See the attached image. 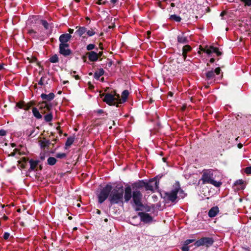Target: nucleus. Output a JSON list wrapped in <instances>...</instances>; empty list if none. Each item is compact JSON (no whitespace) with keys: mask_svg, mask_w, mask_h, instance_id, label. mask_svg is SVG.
<instances>
[{"mask_svg":"<svg viewBox=\"0 0 251 251\" xmlns=\"http://www.w3.org/2000/svg\"><path fill=\"white\" fill-rule=\"evenodd\" d=\"M215 172L212 170H205L202 172V175L201 178L199 180V183L202 181V184H210L215 187H220L222 183L217 181L214 179V175Z\"/></svg>","mask_w":251,"mask_h":251,"instance_id":"1","label":"nucleus"},{"mask_svg":"<svg viewBox=\"0 0 251 251\" xmlns=\"http://www.w3.org/2000/svg\"><path fill=\"white\" fill-rule=\"evenodd\" d=\"M124 190L122 187L115 188L110 192L108 200L111 203H118L122 202L123 199Z\"/></svg>","mask_w":251,"mask_h":251,"instance_id":"2","label":"nucleus"},{"mask_svg":"<svg viewBox=\"0 0 251 251\" xmlns=\"http://www.w3.org/2000/svg\"><path fill=\"white\" fill-rule=\"evenodd\" d=\"M179 194L181 198L185 196L183 191L180 188V184L178 182H176L173 185V189L170 192L165 193L168 200L174 202L177 198V194Z\"/></svg>","mask_w":251,"mask_h":251,"instance_id":"3","label":"nucleus"},{"mask_svg":"<svg viewBox=\"0 0 251 251\" xmlns=\"http://www.w3.org/2000/svg\"><path fill=\"white\" fill-rule=\"evenodd\" d=\"M120 100V95L117 94L115 92L111 93H107L105 94L103 100L109 105L118 104Z\"/></svg>","mask_w":251,"mask_h":251,"instance_id":"4","label":"nucleus"},{"mask_svg":"<svg viewBox=\"0 0 251 251\" xmlns=\"http://www.w3.org/2000/svg\"><path fill=\"white\" fill-rule=\"evenodd\" d=\"M112 191V186L110 184L106 185L100 190L97 194L99 202L102 203L107 198L109 197L110 192Z\"/></svg>","mask_w":251,"mask_h":251,"instance_id":"5","label":"nucleus"},{"mask_svg":"<svg viewBox=\"0 0 251 251\" xmlns=\"http://www.w3.org/2000/svg\"><path fill=\"white\" fill-rule=\"evenodd\" d=\"M213 240L212 238L203 237L197 241L194 245L196 247H198L201 246H205L209 247L213 243Z\"/></svg>","mask_w":251,"mask_h":251,"instance_id":"6","label":"nucleus"},{"mask_svg":"<svg viewBox=\"0 0 251 251\" xmlns=\"http://www.w3.org/2000/svg\"><path fill=\"white\" fill-rule=\"evenodd\" d=\"M133 201L135 204L138 207L143 206L142 203V195L141 193L138 190L134 191L132 194Z\"/></svg>","mask_w":251,"mask_h":251,"instance_id":"7","label":"nucleus"},{"mask_svg":"<svg viewBox=\"0 0 251 251\" xmlns=\"http://www.w3.org/2000/svg\"><path fill=\"white\" fill-rule=\"evenodd\" d=\"M201 50L202 51L206 52L208 54H210L212 53H215L218 56L221 55L222 53L220 51H219L218 49L217 48H215L213 46L208 47L206 46L204 48H201Z\"/></svg>","mask_w":251,"mask_h":251,"instance_id":"8","label":"nucleus"},{"mask_svg":"<svg viewBox=\"0 0 251 251\" xmlns=\"http://www.w3.org/2000/svg\"><path fill=\"white\" fill-rule=\"evenodd\" d=\"M146 190L153 191L154 189L158 188V182L156 178H153L150 181L149 183H144Z\"/></svg>","mask_w":251,"mask_h":251,"instance_id":"9","label":"nucleus"},{"mask_svg":"<svg viewBox=\"0 0 251 251\" xmlns=\"http://www.w3.org/2000/svg\"><path fill=\"white\" fill-rule=\"evenodd\" d=\"M59 52L64 56L70 55L71 53V51L69 49V44H60Z\"/></svg>","mask_w":251,"mask_h":251,"instance_id":"10","label":"nucleus"},{"mask_svg":"<svg viewBox=\"0 0 251 251\" xmlns=\"http://www.w3.org/2000/svg\"><path fill=\"white\" fill-rule=\"evenodd\" d=\"M139 216L141 221L144 223H149L152 221V217L148 213L143 212L140 213Z\"/></svg>","mask_w":251,"mask_h":251,"instance_id":"11","label":"nucleus"},{"mask_svg":"<svg viewBox=\"0 0 251 251\" xmlns=\"http://www.w3.org/2000/svg\"><path fill=\"white\" fill-rule=\"evenodd\" d=\"M220 71L221 69L219 67L216 68L214 71L211 70L210 71H208L206 74V76L207 79H210L213 78L215 76V74H220Z\"/></svg>","mask_w":251,"mask_h":251,"instance_id":"12","label":"nucleus"},{"mask_svg":"<svg viewBox=\"0 0 251 251\" xmlns=\"http://www.w3.org/2000/svg\"><path fill=\"white\" fill-rule=\"evenodd\" d=\"M71 37V34L68 33L62 34L59 37L60 44H68L67 42L70 40Z\"/></svg>","mask_w":251,"mask_h":251,"instance_id":"13","label":"nucleus"},{"mask_svg":"<svg viewBox=\"0 0 251 251\" xmlns=\"http://www.w3.org/2000/svg\"><path fill=\"white\" fill-rule=\"evenodd\" d=\"M52 105L50 103L47 102L46 101H43L39 104V109L42 110L43 109H46L47 110L50 111L51 109Z\"/></svg>","mask_w":251,"mask_h":251,"instance_id":"14","label":"nucleus"},{"mask_svg":"<svg viewBox=\"0 0 251 251\" xmlns=\"http://www.w3.org/2000/svg\"><path fill=\"white\" fill-rule=\"evenodd\" d=\"M131 188L128 186L125 188L124 199L126 202L128 201L131 198Z\"/></svg>","mask_w":251,"mask_h":251,"instance_id":"15","label":"nucleus"},{"mask_svg":"<svg viewBox=\"0 0 251 251\" xmlns=\"http://www.w3.org/2000/svg\"><path fill=\"white\" fill-rule=\"evenodd\" d=\"M177 42L180 44H185L188 42L187 37L184 33H181L177 36Z\"/></svg>","mask_w":251,"mask_h":251,"instance_id":"16","label":"nucleus"},{"mask_svg":"<svg viewBox=\"0 0 251 251\" xmlns=\"http://www.w3.org/2000/svg\"><path fill=\"white\" fill-rule=\"evenodd\" d=\"M219 212V208L217 206L213 207L208 212L209 217L212 218L215 217Z\"/></svg>","mask_w":251,"mask_h":251,"instance_id":"17","label":"nucleus"},{"mask_svg":"<svg viewBox=\"0 0 251 251\" xmlns=\"http://www.w3.org/2000/svg\"><path fill=\"white\" fill-rule=\"evenodd\" d=\"M88 58L91 61H96L99 58V54L96 52L92 51L88 53Z\"/></svg>","mask_w":251,"mask_h":251,"instance_id":"18","label":"nucleus"},{"mask_svg":"<svg viewBox=\"0 0 251 251\" xmlns=\"http://www.w3.org/2000/svg\"><path fill=\"white\" fill-rule=\"evenodd\" d=\"M41 97L44 100L47 101H50L54 98V94L52 93H50L48 95L45 94H42Z\"/></svg>","mask_w":251,"mask_h":251,"instance_id":"19","label":"nucleus"},{"mask_svg":"<svg viewBox=\"0 0 251 251\" xmlns=\"http://www.w3.org/2000/svg\"><path fill=\"white\" fill-rule=\"evenodd\" d=\"M77 29L75 31V33L77 34L79 36H82L87 31V28L85 27H76Z\"/></svg>","mask_w":251,"mask_h":251,"instance_id":"20","label":"nucleus"},{"mask_svg":"<svg viewBox=\"0 0 251 251\" xmlns=\"http://www.w3.org/2000/svg\"><path fill=\"white\" fill-rule=\"evenodd\" d=\"M128 95V92L127 90H125L123 92L122 94V98H120V100H119V104L123 103L125 102L127 98Z\"/></svg>","mask_w":251,"mask_h":251,"instance_id":"21","label":"nucleus"},{"mask_svg":"<svg viewBox=\"0 0 251 251\" xmlns=\"http://www.w3.org/2000/svg\"><path fill=\"white\" fill-rule=\"evenodd\" d=\"M39 144L42 148H45V147H48L50 144V142L49 140L46 139H43L39 141Z\"/></svg>","mask_w":251,"mask_h":251,"instance_id":"22","label":"nucleus"},{"mask_svg":"<svg viewBox=\"0 0 251 251\" xmlns=\"http://www.w3.org/2000/svg\"><path fill=\"white\" fill-rule=\"evenodd\" d=\"M191 47L188 45H186L183 47L182 49V55L183 56L184 59H185L187 57V53L191 50Z\"/></svg>","mask_w":251,"mask_h":251,"instance_id":"23","label":"nucleus"},{"mask_svg":"<svg viewBox=\"0 0 251 251\" xmlns=\"http://www.w3.org/2000/svg\"><path fill=\"white\" fill-rule=\"evenodd\" d=\"M32 113L33 115L38 119H41L42 118V116L41 113L39 112V110L36 107H34L32 109Z\"/></svg>","mask_w":251,"mask_h":251,"instance_id":"24","label":"nucleus"},{"mask_svg":"<svg viewBox=\"0 0 251 251\" xmlns=\"http://www.w3.org/2000/svg\"><path fill=\"white\" fill-rule=\"evenodd\" d=\"M29 164H30V170L31 171H33L36 168V167L38 164V161L31 159L29 161Z\"/></svg>","mask_w":251,"mask_h":251,"instance_id":"25","label":"nucleus"},{"mask_svg":"<svg viewBox=\"0 0 251 251\" xmlns=\"http://www.w3.org/2000/svg\"><path fill=\"white\" fill-rule=\"evenodd\" d=\"M103 74L104 70L102 69H100L95 73L94 77L96 79H99Z\"/></svg>","mask_w":251,"mask_h":251,"instance_id":"26","label":"nucleus"},{"mask_svg":"<svg viewBox=\"0 0 251 251\" xmlns=\"http://www.w3.org/2000/svg\"><path fill=\"white\" fill-rule=\"evenodd\" d=\"M53 119V116L51 112H50L49 114L46 115L44 116V120L46 122H50L52 121Z\"/></svg>","mask_w":251,"mask_h":251,"instance_id":"27","label":"nucleus"},{"mask_svg":"<svg viewBox=\"0 0 251 251\" xmlns=\"http://www.w3.org/2000/svg\"><path fill=\"white\" fill-rule=\"evenodd\" d=\"M170 19L172 20L175 21L177 22H180L181 18L180 17L177 16L176 15H172L170 17Z\"/></svg>","mask_w":251,"mask_h":251,"instance_id":"28","label":"nucleus"},{"mask_svg":"<svg viewBox=\"0 0 251 251\" xmlns=\"http://www.w3.org/2000/svg\"><path fill=\"white\" fill-rule=\"evenodd\" d=\"M56 159L54 157H50L48 159V163L50 165H53L56 163Z\"/></svg>","mask_w":251,"mask_h":251,"instance_id":"29","label":"nucleus"},{"mask_svg":"<svg viewBox=\"0 0 251 251\" xmlns=\"http://www.w3.org/2000/svg\"><path fill=\"white\" fill-rule=\"evenodd\" d=\"M74 138L73 137H69L65 144V146L66 147H70L74 142Z\"/></svg>","mask_w":251,"mask_h":251,"instance_id":"30","label":"nucleus"},{"mask_svg":"<svg viewBox=\"0 0 251 251\" xmlns=\"http://www.w3.org/2000/svg\"><path fill=\"white\" fill-rule=\"evenodd\" d=\"M50 62H51V63H57L58 62V56H57V55L55 54V55H53V56H52L50 58Z\"/></svg>","mask_w":251,"mask_h":251,"instance_id":"31","label":"nucleus"},{"mask_svg":"<svg viewBox=\"0 0 251 251\" xmlns=\"http://www.w3.org/2000/svg\"><path fill=\"white\" fill-rule=\"evenodd\" d=\"M86 33L89 36H92L94 35L96 33V32L93 29H88L87 28V31L86 32Z\"/></svg>","mask_w":251,"mask_h":251,"instance_id":"32","label":"nucleus"},{"mask_svg":"<svg viewBox=\"0 0 251 251\" xmlns=\"http://www.w3.org/2000/svg\"><path fill=\"white\" fill-rule=\"evenodd\" d=\"M28 33L32 37H36L37 36L36 32L33 29H29Z\"/></svg>","mask_w":251,"mask_h":251,"instance_id":"33","label":"nucleus"},{"mask_svg":"<svg viewBox=\"0 0 251 251\" xmlns=\"http://www.w3.org/2000/svg\"><path fill=\"white\" fill-rule=\"evenodd\" d=\"M25 102L24 101H21L16 103V107H19L21 109H24Z\"/></svg>","mask_w":251,"mask_h":251,"instance_id":"34","label":"nucleus"},{"mask_svg":"<svg viewBox=\"0 0 251 251\" xmlns=\"http://www.w3.org/2000/svg\"><path fill=\"white\" fill-rule=\"evenodd\" d=\"M40 23L44 26L46 29H48L49 27V24L45 20H40Z\"/></svg>","mask_w":251,"mask_h":251,"instance_id":"35","label":"nucleus"},{"mask_svg":"<svg viewBox=\"0 0 251 251\" xmlns=\"http://www.w3.org/2000/svg\"><path fill=\"white\" fill-rule=\"evenodd\" d=\"M66 156L65 153H58L56 154V157L58 158H64Z\"/></svg>","mask_w":251,"mask_h":251,"instance_id":"36","label":"nucleus"},{"mask_svg":"<svg viewBox=\"0 0 251 251\" xmlns=\"http://www.w3.org/2000/svg\"><path fill=\"white\" fill-rule=\"evenodd\" d=\"M32 104L31 103H25L24 109H25V110H28L30 108V107L32 106Z\"/></svg>","mask_w":251,"mask_h":251,"instance_id":"37","label":"nucleus"},{"mask_svg":"<svg viewBox=\"0 0 251 251\" xmlns=\"http://www.w3.org/2000/svg\"><path fill=\"white\" fill-rule=\"evenodd\" d=\"M95 46L94 44H89L87 46V50H91L95 48Z\"/></svg>","mask_w":251,"mask_h":251,"instance_id":"38","label":"nucleus"},{"mask_svg":"<svg viewBox=\"0 0 251 251\" xmlns=\"http://www.w3.org/2000/svg\"><path fill=\"white\" fill-rule=\"evenodd\" d=\"M34 128H32L30 130H27L26 131V134L28 135V136H32V135L34 132Z\"/></svg>","mask_w":251,"mask_h":251,"instance_id":"39","label":"nucleus"},{"mask_svg":"<svg viewBox=\"0 0 251 251\" xmlns=\"http://www.w3.org/2000/svg\"><path fill=\"white\" fill-rule=\"evenodd\" d=\"M241 0L245 3V5H248V6L251 5V0Z\"/></svg>","mask_w":251,"mask_h":251,"instance_id":"40","label":"nucleus"},{"mask_svg":"<svg viewBox=\"0 0 251 251\" xmlns=\"http://www.w3.org/2000/svg\"><path fill=\"white\" fill-rule=\"evenodd\" d=\"M245 172L247 174H251V166L247 167L245 170Z\"/></svg>","mask_w":251,"mask_h":251,"instance_id":"41","label":"nucleus"},{"mask_svg":"<svg viewBox=\"0 0 251 251\" xmlns=\"http://www.w3.org/2000/svg\"><path fill=\"white\" fill-rule=\"evenodd\" d=\"M181 250L183 251H188L189 250V247L185 244L181 248Z\"/></svg>","mask_w":251,"mask_h":251,"instance_id":"42","label":"nucleus"},{"mask_svg":"<svg viewBox=\"0 0 251 251\" xmlns=\"http://www.w3.org/2000/svg\"><path fill=\"white\" fill-rule=\"evenodd\" d=\"M194 241V240H193V239H188V240H186L185 241V244L188 245V244L193 242Z\"/></svg>","mask_w":251,"mask_h":251,"instance_id":"43","label":"nucleus"},{"mask_svg":"<svg viewBox=\"0 0 251 251\" xmlns=\"http://www.w3.org/2000/svg\"><path fill=\"white\" fill-rule=\"evenodd\" d=\"M10 236V234L8 232H5L3 235V238L4 239L7 240Z\"/></svg>","mask_w":251,"mask_h":251,"instance_id":"44","label":"nucleus"},{"mask_svg":"<svg viewBox=\"0 0 251 251\" xmlns=\"http://www.w3.org/2000/svg\"><path fill=\"white\" fill-rule=\"evenodd\" d=\"M6 134V131L4 130H0V136H4Z\"/></svg>","mask_w":251,"mask_h":251,"instance_id":"45","label":"nucleus"},{"mask_svg":"<svg viewBox=\"0 0 251 251\" xmlns=\"http://www.w3.org/2000/svg\"><path fill=\"white\" fill-rule=\"evenodd\" d=\"M38 84L41 85H42L43 84V80L42 77L41 78V79L39 81Z\"/></svg>","mask_w":251,"mask_h":251,"instance_id":"46","label":"nucleus"},{"mask_svg":"<svg viewBox=\"0 0 251 251\" xmlns=\"http://www.w3.org/2000/svg\"><path fill=\"white\" fill-rule=\"evenodd\" d=\"M105 3V2H103L102 1V0H99L97 2V3L98 4H104Z\"/></svg>","mask_w":251,"mask_h":251,"instance_id":"47","label":"nucleus"},{"mask_svg":"<svg viewBox=\"0 0 251 251\" xmlns=\"http://www.w3.org/2000/svg\"><path fill=\"white\" fill-rule=\"evenodd\" d=\"M46 109H43L42 110H41V113L42 114H45L46 113Z\"/></svg>","mask_w":251,"mask_h":251,"instance_id":"48","label":"nucleus"},{"mask_svg":"<svg viewBox=\"0 0 251 251\" xmlns=\"http://www.w3.org/2000/svg\"><path fill=\"white\" fill-rule=\"evenodd\" d=\"M68 31H69V34H72V33H73V32H74V29L70 28V29H69V30H68Z\"/></svg>","mask_w":251,"mask_h":251,"instance_id":"49","label":"nucleus"},{"mask_svg":"<svg viewBox=\"0 0 251 251\" xmlns=\"http://www.w3.org/2000/svg\"><path fill=\"white\" fill-rule=\"evenodd\" d=\"M243 183L242 180H239L236 181L237 184H242Z\"/></svg>","mask_w":251,"mask_h":251,"instance_id":"50","label":"nucleus"},{"mask_svg":"<svg viewBox=\"0 0 251 251\" xmlns=\"http://www.w3.org/2000/svg\"><path fill=\"white\" fill-rule=\"evenodd\" d=\"M97 112H98V113H100H100H103V110H101V109H100V110H98L97 111Z\"/></svg>","mask_w":251,"mask_h":251,"instance_id":"51","label":"nucleus"},{"mask_svg":"<svg viewBox=\"0 0 251 251\" xmlns=\"http://www.w3.org/2000/svg\"><path fill=\"white\" fill-rule=\"evenodd\" d=\"M225 14V12L223 11L220 14L221 17L223 16Z\"/></svg>","mask_w":251,"mask_h":251,"instance_id":"52","label":"nucleus"},{"mask_svg":"<svg viewBox=\"0 0 251 251\" xmlns=\"http://www.w3.org/2000/svg\"><path fill=\"white\" fill-rule=\"evenodd\" d=\"M117 0H111V1L113 3H115L117 2Z\"/></svg>","mask_w":251,"mask_h":251,"instance_id":"53","label":"nucleus"},{"mask_svg":"<svg viewBox=\"0 0 251 251\" xmlns=\"http://www.w3.org/2000/svg\"><path fill=\"white\" fill-rule=\"evenodd\" d=\"M210 62L211 63H213L214 62V58H211L210 60Z\"/></svg>","mask_w":251,"mask_h":251,"instance_id":"54","label":"nucleus"},{"mask_svg":"<svg viewBox=\"0 0 251 251\" xmlns=\"http://www.w3.org/2000/svg\"><path fill=\"white\" fill-rule=\"evenodd\" d=\"M99 54V57H100V56H101L102 54V52H100L99 53H98Z\"/></svg>","mask_w":251,"mask_h":251,"instance_id":"55","label":"nucleus"},{"mask_svg":"<svg viewBox=\"0 0 251 251\" xmlns=\"http://www.w3.org/2000/svg\"><path fill=\"white\" fill-rule=\"evenodd\" d=\"M238 147L239 148H241V147H242V145L241 144H239L238 145Z\"/></svg>","mask_w":251,"mask_h":251,"instance_id":"56","label":"nucleus"},{"mask_svg":"<svg viewBox=\"0 0 251 251\" xmlns=\"http://www.w3.org/2000/svg\"><path fill=\"white\" fill-rule=\"evenodd\" d=\"M23 161L24 162H26L27 161V159L25 158H23Z\"/></svg>","mask_w":251,"mask_h":251,"instance_id":"57","label":"nucleus"},{"mask_svg":"<svg viewBox=\"0 0 251 251\" xmlns=\"http://www.w3.org/2000/svg\"><path fill=\"white\" fill-rule=\"evenodd\" d=\"M171 6H172V7H174V6H175V3H172L171 4Z\"/></svg>","mask_w":251,"mask_h":251,"instance_id":"58","label":"nucleus"},{"mask_svg":"<svg viewBox=\"0 0 251 251\" xmlns=\"http://www.w3.org/2000/svg\"><path fill=\"white\" fill-rule=\"evenodd\" d=\"M75 79H79V76H78V75H76V76H75Z\"/></svg>","mask_w":251,"mask_h":251,"instance_id":"59","label":"nucleus"},{"mask_svg":"<svg viewBox=\"0 0 251 251\" xmlns=\"http://www.w3.org/2000/svg\"><path fill=\"white\" fill-rule=\"evenodd\" d=\"M3 68V65H0V70H1Z\"/></svg>","mask_w":251,"mask_h":251,"instance_id":"60","label":"nucleus"},{"mask_svg":"<svg viewBox=\"0 0 251 251\" xmlns=\"http://www.w3.org/2000/svg\"><path fill=\"white\" fill-rule=\"evenodd\" d=\"M77 206L78 207H80V204L79 203H78V204H77Z\"/></svg>","mask_w":251,"mask_h":251,"instance_id":"61","label":"nucleus"},{"mask_svg":"<svg viewBox=\"0 0 251 251\" xmlns=\"http://www.w3.org/2000/svg\"><path fill=\"white\" fill-rule=\"evenodd\" d=\"M151 34V32H150V31H148V35H149V34Z\"/></svg>","mask_w":251,"mask_h":251,"instance_id":"62","label":"nucleus"},{"mask_svg":"<svg viewBox=\"0 0 251 251\" xmlns=\"http://www.w3.org/2000/svg\"><path fill=\"white\" fill-rule=\"evenodd\" d=\"M4 219L5 220H6V219H7V217H6V216H5V217H4Z\"/></svg>","mask_w":251,"mask_h":251,"instance_id":"63","label":"nucleus"},{"mask_svg":"<svg viewBox=\"0 0 251 251\" xmlns=\"http://www.w3.org/2000/svg\"><path fill=\"white\" fill-rule=\"evenodd\" d=\"M97 213H98V214H100V210H98V212H97Z\"/></svg>","mask_w":251,"mask_h":251,"instance_id":"64","label":"nucleus"}]
</instances>
